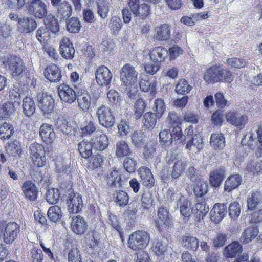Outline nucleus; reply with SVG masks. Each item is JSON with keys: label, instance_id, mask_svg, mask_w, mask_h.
Segmentation results:
<instances>
[{"label": "nucleus", "instance_id": "1", "mask_svg": "<svg viewBox=\"0 0 262 262\" xmlns=\"http://www.w3.org/2000/svg\"><path fill=\"white\" fill-rule=\"evenodd\" d=\"M204 80L208 84L216 82L231 83L234 79L232 72L223 68V65L215 64L208 68L203 76Z\"/></svg>", "mask_w": 262, "mask_h": 262}, {"label": "nucleus", "instance_id": "2", "mask_svg": "<svg viewBox=\"0 0 262 262\" xmlns=\"http://www.w3.org/2000/svg\"><path fill=\"white\" fill-rule=\"evenodd\" d=\"M150 239V235L147 232L137 230L129 235L127 246L133 251H142L148 246Z\"/></svg>", "mask_w": 262, "mask_h": 262}, {"label": "nucleus", "instance_id": "3", "mask_svg": "<svg viewBox=\"0 0 262 262\" xmlns=\"http://www.w3.org/2000/svg\"><path fill=\"white\" fill-rule=\"evenodd\" d=\"M19 232L20 226L16 222L6 223L5 221L0 222V237L3 236L5 243L12 244L17 239Z\"/></svg>", "mask_w": 262, "mask_h": 262}, {"label": "nucleus", "instance_id": "4", "mask_svg": "<svg viewBox=\"0 0 262 262\" xmlns=\"http://www.w3.org/2000/svg\"><path fill=\"white\" fill-rule=\"evenodd\" d=\"M3 65L11 72L13 77L20 76L25 71L23 60L19 57L10 55L4 56L0 59Z\"/></svg>", "mask_w": 262, "mask_h": 262}, {"label": "nucleus", "instance_id": "5", "mask_svg": "<svg viewBox=\"0 0 262 262\" xmlns=\"http://www.w3.org/2000/svg\"><path fill=\"white\" fill-rule=\"evenodd\" d=\"M96 115L99 124L108 128L113 127L115 123V117L111 108L104 104H101L96 110Z\"/></svg>", "mask_w": 262, "mask_h": 262}, {"label": "nucleus", "instance_id": "6", "mask_svg": "<svg viewBox=\"0 0 262 262\" xmlns=\"http://www.w3.org/2000/svg\"><path fill=\"white\" fill-rule=\"evenodd\" d=\"M25 10L38 18H45L48 13L47 5L42 0H32L27 3Z\"/></svg>", "mask_w": 262, "mask_h": 262}, {"label": "nucleus", "instance_id": "7", "mask_svg": "<svg viewBox=\"0 0 262 262\" xmlns=\"http://www.w3.org/2000/svg\"><path fill=\"white\" fill-rule=\"evenodd\" d=\"M66 204L69 213H79L83 206L82 196L72 189L69 190Z\"/></svg>", "mask_w": 262, "mask_h": 262}, {"label": "nucleus", "instance_id": "8", "mask_svg": "<svg viewBox=\"0 0 262 262\" xmlns=\"http://www.w3.org/2000/svg\"><path fill=\"white\" fill-rule=\"evenodd\" d=\"M138 72L134 67L129 63L125 64L120 72V77L121 81L126 86H130L134 84L137 80Z\"/></svg>", "mask_w": 262, "mask_h": 262}, {"label": "nucleus", "instance_id": "9", "mask_svg": "<svg viewBox=\"0 0 262 262\" xmlns=\"http://www.w3.org/2000/svg\"><path fill=\"white\" fill-rule=\"evenodd\" d=\"M38 106L44 114L51 113L55 108L53 98L47 92H39L36 96Z\"/></svg>", "mask_w": 262, "mask_h": 262}, {"label": "nucleus", "instance_id": "10", "mask_svg": "<svg viewBox=\"0 0 262 262\" xmlns=\"http://www.w3.org/2000/svg\"><path fill=\"white\" fill-rule=\"evenodd\" d=\"M57 91L60 99L63 102L72 104L77 98V94L73 88L67 83H61L57 86Z\"/></svg>", "mask_w": 262, "mask_h": 262}, {"label": "nucleus", "instance_id": "11", "mask_svg": "<svg viewBox=\"0 0 262 262\" xmlns=\"http://www.w3.org/2000/svg\"><path fill=\"white\" fill-rule=\"evenodd\" d=\"M225 117L228 123L239 129L244 128L248 121L247 115H241L240 113L236 110L227 112Z\"/></svg>", "mask_w": 262, "mask_h": 262}, {"label": "nucleus", "instance_id": "12", "mask_svg": "<svg viewBox=\"0 0 262 262\" xmlns=\"http://www.w3.org/2000/svg\"><path fill=\"white\" fill-rule=\"evenodd\" d=\"M152 223L161 233L168 231L173 226L172 219L169 216V214H155Z\"/></svg>", "mask_w": 262, "mask_h": 262}, {"label": "nucleus", "instance_id": "13", "mask_svg": "<svg viewBox=\"0 0 262 262\" xmlns=\"http://www.w3.org/2000/svg\"><path fill=\"white\" fill-rule=\"evenodd\" d=\"M95 78L97 84L100 86H107L112 82L113 74L105 66L98 67L95 72Z\"/></svg>", "mask_w": 262, "mask_h": 262}, {"label": "nucleus", "instance_id": "14", "mask_svg": "<svg viewBox=\"0 0 262 262\" xmlns=\"http://www.w3.org/2000/svg\"><path fill=\"white\" fill-rule=\"evenodd\" d=\"M59 51L61 56L66 59H72L74 58L75 50L68 37L64 36L60 41Z\"/></svg>", "mask_w": 262, "mask_h": 262}, {"label": "nucleus", "instance_id": "15", "mask_svg": "<svg viewBox=\"0 0 262 262\" xmlns=\"http://www.w3.org/2000/svg\"><path fill=\"white\" fill-rule=\"evenodd\" d=\"M39 136L42 141L47 144H51L56 139V134L53 126L44 123L39 128Z\"/></svg>", "mask_w": 262, "mask_h": 262}, {"label": "nucleus", "instance_id": "16", "mask_svg": "<svg viewBox=\"0 0 262 262\" xmlns=\"http://www.w3.org/2000/svg\"><path fill=\"white\" fill-rule=\"evenodd\" d=\"M142 184L146 188H151L155 185V179L151 170L146 167L141 166L138 170Z\"/></svg>", "mask_w": 262, "mask_h": 262}, {"label": "nucleus", "instance_id": "17", "mask_svg": "<svg viewBox=\"0 0 262 262\" xmlns=\"http://www.w3.org/2000/svg\"><path fill=\"white\" fill-rule=\"evenodd\" d=\"M45 77L51 82H59L62 77L59 68L55 64H50L46 67L43 71Z\"/></svg>", "mask_w": 262, "mask_h": 262}, {"label": "nucleus", "instance_id": "18", "mask_svg": "<svg viewBox=\"0 0 262 262\" xmlns=\"http://www.w3.org/2000/svg\"><path fill=\"white\" fill-rule=\"evenodd\" d=\"M149 55L152 62L161 64L168 57V51L162 46L155 47L150 50Z\"/></svg>", "mask_w": 262, "mask_h": 262}, {"label": "nucleus", "instance_id": "19", "mask_svg": "<svg viewBox=\"0 0 262 262\" xmlns=\"http://www.w3.org/2000/svg\"><path fill=\"white\" fill-rule=\"evenodd\" d=\"M21 189L27 199L32 201L36 200L38 190L36 185L32 181H25L22 185Z\"/></svg>", "mask_w": 262, "mask_h": 262}, {"label": "nucleus", "instance_id": "20", "mask_svg": "<svg viewBox=\"0 0 262 262\" xmlns=\"http://www.w3.org/2000/svg\"><path fill=\"white\" fill-rule=\"evenodd\" d=\"M185 148L189 152H194L198 153L203 148L204 142V139L201 135L195 134L193 137L189 139L185 143Z\"/></svg>", "mask_w": 262, "mask_h": 262}, {"label": "nucleus", "instance_id": "21", "mask_svg": "<svg viewBox=\"0 0 262 262\" xmlns=\"http://www.w3.org/2000/svg\"><path fill=\"white\" fill-rule=\"evenodd\" d=\"M37 27V23L32 17H23L20 19L17 24V28L19 32L28 34L33 32Z\"/></svg>", "mask_w": 262, "mask_h": 262}, {"label": "nucleus", "instance_id": "22", "mask_svg": "<svg viewBox=\"0 0 262 262\" xmlns=\"http://www.w3.org/2000/svg\"><path fill=\"white\" fill-rule=\"evenodd\" d=\"M225 175L226 170L223 166L211 171L209 179L210 185L214 187H219L224 179Z\"/></svg>", "mask_w": 262, "mask_h": 262}, {"label": "nucleus", "instance_id": "23", "mask_svg": "<svg viewBox=\"0 0 262 262\" xmlns=\"http://www.w3.org/2000/svg\"><path fill=\"white\" fill-rule=\"evenodd\" d=\"M171 37L169 25L166 24L157 26L154 29V38L159 41H167Z\"/></svg>", "mask_w": 262, "mask_h": 262}, {"label": "nucleus", "instance_id": "24", "mask_svg": "<svg viewBox=\"0 0 262 262\" xmlns=\"http://www.w3.org/2000/svg\"><path fill=\"white\" fill-rule=\"evenodd\" d=\"M88 226L86 221L80 215L73 218L71 224L72 231L77 235L84 234L88 230Z\"/></svg>", "mask_w": 262, "mask_h": 262}, {"label": "nucleus", "instance_id": "25", "mask_svg": "<svg viewBox=\"0 0 262 262\" xmlns=\"http://www.w3.org/2000/svg\"><path fill=\"white\" fill-rule=\"evenodd\" d=\"M76 99L79 108L84 112H88L92 104V97L90 93L84 90L80 94L78 91Z\"/></svg>", "mask_w": 262, "mask_h": 262}, {"label": "nucleus", "instance_id": "26", "mask_svg": "<svg viewBox=\"0 0 262 262\" xmlns=\"http://www.w3.org/2000/svg\"><path fill=\"white\" fill-rule=\"evenodd\" d=\"M94 148L99 151H103L109 145L108 137L104 134H101L93 138L91 140Z\"/></svg>", "mask_w": 262, "mask_h": 262}, {"label": "nucleus", "instance_id": "27", "mask_svg": "<svg viewBox=\"0 0 262 262\" xmlns=\"http://www.w3.org/2000/svg\"><path fill=\"white\" fill-rule=\"evenodd\" d=\"M242 182V177L239 174H232L229 176L225 182L224 191L230 192L237 188Z\"/></svg>", "mask_w": 262, "mask_h": 262}, {"label": "nucleus", "instance_id": "28", "mask_svg": "<svg viewBox=\"0 0 262 262\" xmlns=\"http://www.w3.org/2000/svg\"><path fill=\"white\" fill-rule=\"evenodd\" d=\"M143 156L145 160L146 161L153 159L157 156V148L158 147L157 143L149 141L145 143L143 146Z\"/></svg>", "mask_w": 262, "mask_h": 262}, {"label": "nucleus", "instance_id": "29", "mask_svg": "<svg viewBox=\"0 0 262 262\" xmlns=\"http://www.w3.org/2000/svg\"><path fill=\"white\" fill-rule=\"evenodd\" d=\"M15 111L13 102L8 101L5 103H0V120L9 118Z\"/></svg>", "mask_w": 262, "mask_h": 262}, {"label": "nucleus", "instance_id": "30", "mask_svg": "<svg viewBox=\"0 0 262 262\" xmlns=\"http://www.w3.org/2000/svg\"><path fill=\"white\" fill-rule=\"evenodd\" d=\"M225 138L222 133H213L210 138V144L215 150L222 149L225 146Z\"/></svg>", "mask_w": 262, "mask_h": 262}, {"label": "nucleus", "instance_id": "31", "mask_svg": "<svg viewBox=\"0 0 262 262\" xmlns=\"http://www.w3.org/2000/svg\"><path fill=\"white\" fill-rule=\"evenodd\" d=\"M88 162V168L95 170L102 167L104 162V157L100 153H97L89 157Z\"/></svg>", "mask_w": 262, "mask_h": 262}, {"label": "nucleus", "instance_id": "32", "mask_svg": "<svg viewBox=\"0 0 262 262\" xmlns=\"http://www.w3.org/2000/svg\"><path fill=\"white\" fill-rule=\"evenodd\" d=\"M94 147L92 142L82 140L78 144V150L80 156L88 159L92 155V149Z\"/></svg>", "mask_w": 262, "mask_h": 262}, {"label": "nucleus", "instance_id": "33", "mask_svg": "<svg viewBox=\"0 0 262 262\" xmlns=\"http://www.w3.org/2000/svg\"><path fill=\"white\" fill-rule=\"evenodd\" d=\"M132 154V150L126 141L120 140L116 145V156L118 158L127 157Z\"/></svg>", "mask_w": 262, "mask_h": 262}, {"label": "nucleus", "instance_id": "34", "mask_svg": "<svg viewBox=\"0 0 262 262\" xmlns=\"http://www.w3.org/2000/svg\"><path fill=\"white\" fill-rule=\"evenodd\" d=\"M113 196L114 202L120 207H124L128 204L129 196L125 191L116 190L114 192Z\"/></svg>", "mask_w": 262, "mask_h": 262}, {"label": "nucleus", "instance_id": "35", "mask_svg": "<svg viewBox=\"0 0 262 262\" xmlns=\"http://www.w3.org/2000/svg\"><path fill=\"white\" fill-rule=\"evenodd\" d=\"M259 233L257 227H249L244 230L240 237V241L243 244H247L254 239Z\"/></svg>", "mask_w": 262, "mask_h": 262}, {"label": "nucleus", "instance_id": "36", "mask_svg": "<svg viewBox=\"0 0 262 262\" xmlns=\"http://www.w3.org/2000/svg\"><path fill=\"white\" fill-rule=\"evenodd\" d=\"M107 184L111 187L122 186L121 173L120 171L113 170L106 177Z\"/></svg>", "mask_w": 262, "mask_h": 262}, {"label": "nucleus", "instance_id": "37", "mask_svg": "<svg viewBox=\"0 0 262 262\" xmlns=\"http://www.w3.org/2000/svg\"><path fill=\"white\" fill-rule=\"evenodd\" d=\"M225 251L227 257L233 258L242 253L243 248L238 242L234 241L226 247Z\"/></svg>", "mask_w": 262, "mask_h": 262}, {"label": "nucleus", "instance_id": "38", "mask_svg": "<svg viewBox=\"0 0 262 262\" xmlns=\"http://www.w3.org/2000/svg\"><path fill=\"white\" fill-rule=\"evenodd\" d=\"M159 141L161 146L165 149L172 145V137L169 129L161 130L159 134Z\"/></svg>", "mask_w": 262, "mask_h": 262}, {"label": "nucleus", "instance_id": "39", "mask_svg": "<svg viewBox=\"0 0 262 262\" xmlns=\"http://www.w3.org/2000/svg\"><path fill=\"white\" fill-rule=\"evenodd\" d=\"M157 84L156 80L150 81L148 79L142 78L140 81L139 85L141 90L145 92H150L152 96H155L157 94Z\"/></svg>", "mask_w": 262, "mask_h": 262}, {"label": "nucleus", "instance_id": "40", "mask_svg": "<svg viewBox=\"0 0 262 262\" xmlns=\"http://www.w3.org/2000/svg\"><path fill=\"white\" fill-rule=\"evenodd\" d=\"M193 190L196 197H201L205 195L208 191V185L206 181L202 179L194 182Z\"/></svg>", "mask_w": 262, "mask_h": 262}, {"label": "nucleus", "instance_id": "41", "mask_svg": "<svg viewBox=\"0 0 262 262\" xmlns=\"http://www.w3.org/2000/svg\"><path fill=\"white\" fill-rule=\"evenodd\" d=\"M23 112L28 117L32 116L35 112L36 106L32 98L25 97L23 100Z\"/></svg>", "mask_w": 262, "mask_h": 262}, {"label": "nucleus", "instance_id": "42", "mask_svg": "<svg viewBox=\"0 0 262 262\" xmlns=\"http://www.w3.org/2000/svg\"><path fill=\"white\" fill-rule=\"evenodd\" d=\"M181 242L183 246L190 251H195L199 248V240L194 236H183Z\"/></svg>", "mask_w": 262, "mask_h": 262}, {"label": "nucleus", "instance_id": "43", "mask_svg": "<svg viewBox=\"0 0 262 262\" xmlns=\"http://www.w3.org/2000/svg\"><path fill=\"white\" fill-rule=\"evenodd\" d=\"M5 149L7 152L12 156H20L22 153L21 144L16 140L8 143Z\"/></svg>", "mask_w": 262, "mask_h": 262}, {"label": "nucleus", "instance_id": "44", "mask_svg": "<svg viewBox=\"0 0 262 262\" xmlns=\"http://www.w3.org/2000/svg\"><path fill=\"white\" fill-rule=\"evenodd\" d=\"M72 9L68 2H64L58 6L57 16L60 19H67L71 16Z\"/></svg>", "mask_w": 262, "mask_h": 262}, {"label": "nucleus", "instance_id": "45", "mask_svg": "<svg viewBox=\"0 0 262 262\" xmlns=\"http://www.w3.org/2000/svg\"><path fill=\"white\" fill-rule=\"evenodd\" d=\"M160 118L151 112H146L143 115L144 126L148 130H152L156 125L157 120Z\"/></svg>", "mask_w": 262, "mask_h": 262}, {"label": "nucleus", "instance_id": "46", "mask_svg": "<svg viewBox=\"0 0 262 262\" xmlns=\"http://www.w3.org/2000/svg\"><path fill=\"white\" fill-rule=\"evenodd\" d=\"M14 133L12 124L5 122L0 125V139L4 141L10 139Z\"/></svg>", "mask_w": 262, "mask_h": 262}, {"label": "nucleus", "instance_id": "47", "mask_svg": "<svg viewBox=\"0 0 262 262\" xmlns=\"http://www.w3.org/2000/svg\"><path fill=\"white\" fill-rule=\"evenodd\" d=\"M192 89V86L184 78L179 80L176 85L175 91L179 95H186Z\"/></svg>", "mask_w": 262, "mask_h": 262}, {"label": "nucleus", "instance_id": "48", "mask_svg": "<svg viewBox=\"0 0 262 262\" xmlns=\"http://www.w3.org/2000/svg\"><path fill=\"white\" fill-rule=\"evenodd\" d=\"M261 193L258 191H254L251 193V196L247 199V207L250 210L256 209L261 200Z\"/></svg>", "mask_w": 262, "mask_h": 262}, {"label": "nucleus", "instance_id": "49", "mask_svg": "<svg viewBox=\"0 0 262 262\" xmlns=\"http://www.w3.org/2000/svg\"><path fill=\"white\" fill-rule=\"evenodd\" d=\"M44 23L48 30L54 33H57L59 30V25L55 17L52 15H49L45 18Z\"/></svg>", "mask_w": 262, "mask_h": 262}, {"label": "nucleus", "instance_id": "50", "mask_svg": "<svg viewBox=\"0 0 262 262\" xmlns=\"http://www.w3.org/2000/svg\"><path fill=\"white\" fill-rule=\"evenodd\" d=\"M152 110L157 117L161 118L166 110V105L162 98H157L155 100L152 106Z\"/></svg>", "mask_w": 262, "mask_h": 262}, {"label": "nucleus", "instance_id": "51", "mask_svg": "<svg viewBox=\"0 0 262 262\" xmlns=\"http://www.w3.org/2000/svg\"><path fill=\"white\" fill-rule=\"evenodd\" d=\"M81 23L79 19L72 17L68 20L66 24L67 30L71 33H77L81 28Z\"/></svg>", "mask_w": 262, "mask_h": 262}, {"label": "nucleus", "instance_id": "52", "mask_svg": "<svg viewBox=\"0 0 262 262\" xmlns=\"http://www.w3.org/2000/svg\"><path fill=\"white\" fill-rule=\"evenodd\" d=\"M46 200L47 202L51 204H56L60 197V192L58 188H50L46 192Z\"/></svg>", "mask_w": 262, "mask_h": 262}, {"label": "nucleus", "instance_id": "53", "mask_svg": "<svg viewBox=\"0 0 262 262\" xmlns=\"http://www.w3.org/2000/svg\"><path fill=\"white\" fill-rule=\"evenodd\" d=\"M167 249L166 245L160 240L154 239L151 247V251L157 255H162Z\"/></svg>", "mask_w": 262, "mask_h": 262}, {"label": "nucleus", "instance_id": "54", "mask_svg": "<svg viewBox=\"0 0 262 262\" xmlns=\"http://www.w3.org/2000/svg\"><path fill=\"white\" fill-rule=\"evenodd\" d=\"M172 142L174 141L176 144L184 145L186 141V137L183 135L181 127H173L171 132Z\"/></svg>", "mask_w": 262, "mask_h": 262}, {"label": "nucleus", "instance_id": "55", "mask_svg": "<svg viewBox=\"0 0 262 262\" xmlns=\"http://www.w3.org/2000/svg\"><path fill=\"white\" fill-rule=\"evenodd\" d=\"M147 104L142 98H138L135 103V116L136 119H139L142 115L146 107Z\"/></svg>", "mask_w": 262, "mask_h": 262}, {"label": "nucleus", "instance_id": "56", "mask_svg": "<svg viewBox=\"0 0 262 262\" xmlns=\"http://www.w3.org/2000/svg\"><path fill=\"white\" fill-rule=\"evenodd\" d=\"M226 64L231 68L241 69L246 66V62L243 58L231 57L226 59Z\"/></svg>", "mask_w": 262, "mask_h": 262}, {"label": "nucleus", "instance_id": "57", "mask_svg": "<svg viewBox=\"0 0 262 262\" xmlns=\"http://www.w3.org/2000/svg\"><path fill=\"white\" fill-rule=\"evenodd\" d=\"M87 236V243L89 244L90 248L91 249H95L96 247H98L100 242V238L96 230H91L88 234Z\"/></svg>", "mask_w": 262, "mask_h": 262}, {"label": "nucleus", "instance_id": "58", "mask_svg": "<svg viewBox=\"0 0 262 262\" xmlns=\"http://www.w3.org/2000/svg\"><path fill=\"white\" fill-rule=\"evenodd\" d=\"M185 163L181 160L177 161L173 165L171 176L173 179L179 178L185 171Z\"/></svg>", "mask_w": 262, "mask_h": 262}, {"label": "nucleus", "instance_id": "59", "mask_svg": "<svg viewBox=\"0 0 262 262\" xmlns=\"http://www.w3.org/2000/svg\"><path fill=\"white\" fill-rule=\"evenodd\" d=\"M36 38L41 43H45L50 39V32L47 27H40L37 31Z\"/></svg>", "mask_w": 262, "mask_h": 262}, {"label": "nucleus", "instance_id": "60", "mask_svg": "<svg viewBox=\"0 0 262 262\" xmlns=\"http://www.w3.org/2000/svg\"><path fill=\"white\" fill-rule=\"evenodd\" d=\"M107 97L109 102L112 106L120 105L122 100L121 96L116 90L113 89L109 90L107 94Z\"/></svg>", "mask_w": 262, "mask_h": 262}, {"label": "nucleus", "instance_id": "61", "mask_svg": "<svg viewBox=\"0 0 262 262\" xmlns=\"http://www.w3.org/2000/svg\"><path fill=\"white\" fill-rule=\"evenodd\" d=\"M141 210L149 211L153 205V199L150 194L143 193L141 198Z\"/></svg>", "mask_w": 262, "mask_h": 262}, {"label": "nucleus", "instance_id": "62", "mask_svg": "<svg viewBox=\"0 0 262 262\" xmlns=\"http://www.w3.org/2000/svg\"><path fill=\"white\" fill-rule=\"evenodd\" d=\"M169 124L173 127H179L182 124L181 118L174 112H170L167 117Z\"/></svg>", "mask_w": 262, "mask_h": 262}, {"label": "nucleus", "instance_id": "63", "mask_svg": "<svg viewBox=\"0 0 262 262\" xmlns=\"http://www.w3.org/2000/svg\"><path fill=\"white\" fill-rule=\"evenodd\" d=\"M246 170L252 172L254 175L259 174L262 171V160L259 163H254L251 161L248 163Z\"/></svg>", "mask_w": 262, "mask_h": 262}, {"label": "nucleus", "instance_id": "64", "mask_svg": "<svg viewBox=\"0 0 262 262\" xmlns=\"http://www.w3.org/2000/svg\"><path fill=\"white\" fill-rule=\"evenodd\" d=\"M118 131L121 136H126L130 132L129 122L125 119H122L118 125Z\"/></svg>", "mask_w": 262, "mask_h": 262}]
</instances>
